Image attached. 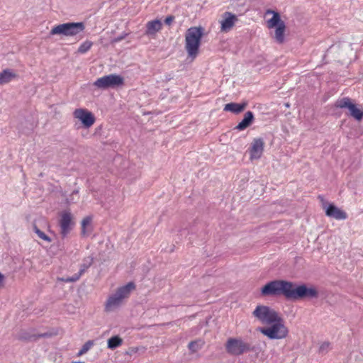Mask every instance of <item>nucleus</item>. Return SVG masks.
Wrapping results in <instances>:
<instances>
[{
	"label": "nucleus",
	"mask_w": 363,
	"mask_h": 363,
	"mask_svg": "<svg viewBox=\"0 0 363 363\" xmlns=\"http://www.w3.org/2000/svg\"><path fill=\"white\" fill-rule=\"evenodd\" d=\"M74 117L82 122L84 127L89 128L95 123L94 114L85 108H77L73 113Z\"/></svg>",
	"instance_id": "nucleus-12"
},
{
	"label": "nucleus",
	"mask_w": 363,
	"mask_h": 363,
	"mask_svg": "<svg viewBox=\"0 0 363 363\" xmlns=\"http://www.w3.org/2000/svg\"><path fill=\"white\" fill-rule=\"evenodd\" d=\"M93 345V342L90 340L87 341L82 347L81 350L79 352V355H81L85 352H86L91 347V346Z\"/></svg>",
	"instance_id": "nucleus-28"
},
{
	"label": "nucleus",
	"mask_w": 363,
	"mask_h": 363,
	"mask_svg": "<svg viewBox=\"0 0 363 363\" xmlns=\"http://www.w3.org/2000/svg\"><path fill=\"white\" fill-rule=\"evenodd\" d=\"M4 280H5L4 275L0 272V289L4 286Z\"/></svg>",
	"instance_id": "nucleus-33"
},
{
	"label": "nucleus",
	"mask_w": 363,
	"mask_h": 363,
	"mask_svg": "<svg viewBox=\"0 0 363 363\" xmlns=\"http://www.w3.org/2000/svg\"><path fill=\"white\" fill-rule=\"evenodd\" d=\"M174 19V16H168L164 19V23L168 25V26H170L172 24V23L173 22Z\"/></svg>",
	"instance_id": "nucleus-31"
},
{
	"label": "nucleus",
	"mask_w": 363,
	"mask_h": 363,
	"mask_svg": "<svg viewBox=\"0 0 363 363\" xmlns=\"http://www.w3.org/2000/svg\"><path fill=\"white\" fill-rule=\"evenodd\" d=\"M225 350L230 354L239 356L253 350L250 344L244 342L241 338L230 337L225 342Z\"/></svg>",
	"instance_id": "nucleus-9"
},
{
	"label": "nucleus",
	"mask_w": 363,
	"mask_h": 363,
	"mask_svg": "<svg viewBox=\"0 0 363 363\" xmlns=\"http://www.w3.org/2000/svg\"><path fill=\"white\" fill-rule=\"evenodd\" d=\"M269 13H272L273 16L272 18L267 21V27L269 28H276L274 38L277 43L282 44L285 41V23L281 19L278 12L269 9L266 11V14Z\"/></svg>",
	"instance_id": "nucleus-7"
},
{
	"label": "nucleus",
	"mask_w": 363,
	"mask_h": 363,
	"mask_svg": "<svg viewBox=\"0 0 363 363\" xmlns=\"http://www.w3.org/2000/svg\"><path fill=\"white\" fill-rule=\"evenodd\" d=\"M323 208L325 210V215L328 217L336 220H345L347 218V213L333 203H323Z\"/></svg>",
	"instance_id": "nucleus-13"
},
{
	"label": "nucleus",
	"mask_w": 363,
	"mask_h": 363,
	"mask_svg": "<svg viewBox=\"0 0 363 363\" xmlns=\"http://www.w3.org/2000/svg\"><path fill=\"white\" fill-rule=\"evenodd\" d=\"M254 114L252 111H247L244 114L243 119L235 127V130H244L251 125L254 121Z\"/></svg>",
	"instance_id": "nucleus-19"
},
{
	"label": "nucleus",
	"mask_w": 363,
	"mask_h": 363,
	"mask_svg": "<svg viewBox=\"0 0 363 363\" xmlns=\"http://www.w3.org/2000/svg\"><path fill=\"white\" fill-rule=\"evenodd\" d=\"M247 106V102H243L241 104L232 102V103L225 104L223 108V110L225 111H229V112H232L235 114H238V113L242 112L245 109Z\"/></svg>",
	"instance_id": "nucleus-20"
},
{
	"label": "nucleus",
	"mask_w": 363,
	"mask_h": 363,
	"mask_svg": "<svg viewBox=\"0 0 363 363\" xmlns=\"http://www.w3.org/2000/svg\"><path fill=\"white\" fill-rule=\"evenodd\" d=\"M204 28L201 26H193L187 29L185 34V50L189 57L195 59L199 54Z\"/></svg>",
	"instance_id": "nucleus-1"
},
{
	"label": "nucleus",
	"mask_w": 363,
	"mask_h": 363,
	"mask_svg": "<svg viewBox=\"0 0 363 363\" xmlns=\"http://www.w3.org/2000/svg\"><path fill=\"white\" fill-rule=\"evenodd\" d=\"M330 347V343L328 342H325L319 347V352L320 353H326L328 352Z\"/></svg>",
	"instance_id": "nucleus-30"
},
{
	"label": "nucleus",
	"mask_w": 363,
	"mask_h": 363,
	"mask_svg": "<svg viewBox=\"0 0 363 363\" xmlns=\"http://www.w3.org/2000/svg\"><path fill=\"white\" fill-rule=\"evenodd\" d=\"M205 342L202 339H197L194 341H191L188 344V349L191 352V353H196L199 350H200L204 345Z\"/></svg>",
	"instance_id": "nucleus-22"
},
{
	"label": "nucleus",
	"mask_w": 363,
	"mask_h": 363,
	"mask_svg": "<svg viewBox=\"0 0 363 363\" xmlns=\"http://www.w3.org/2000/svg\"><path fill=\"white\" fill-rule=\"evenodd\" d=\"M33 231L37 234L39 238H40L43 240H45L48 242H50L52 241V239L48 236L44 232L40 230L36 225H33Z\"/></svg>",
	"instance_id": "nucleus-24"
},
{
	"label": "nucleus",
	"mask_w": 363,
	"mask_h": 363,
	"mask_svg": "<svg viewBox=\"0 0 363 363\" xmlns=\"http://www.w3.org/2000/svg\"><path fill=\"white\" fill-rule=\"evenodd\" d=\"M280 315L279 312L265 305H257L252 311V316L258 322L266 325L275 321Z\"/></svg>",
	"instance_id": "nucleus-8"
},
{
	"label": "nucleus",
	"mask_w": 363,
	"mask_h": 363,
	"mask_svg": "<svg viewBox=\"0 0 363 363\" xmlns=\"http://www.w3.org/2000/svg\"><path fill=\"white\" fill-rule=\"evenodd\" d=\"M222 18L223 19L220 23L221 25L220 30L223 32H228L230 30L238 20L236 15L228 11L225 12Z\"/></svg>",
	"instance_id": "nucleus-16"
},
{
	"label": "nucleus",
	"mask_w": 363,
	"mask_h": 363,
	"mask_svg": "<svg viewBox=\"0 0 363 363\" xmlns=\"http://www.w3.org/2000/svg\"><path fill=\"white\" fill-rule=\"evenodd\" d=\"M17 77V74L9 69H6L0 72V85L7 84Z\"/></svg>",
	"instance_id": "nucleus-21"
},
{
	"label": "nucleus",
	"mask_w": 363,
	"mask_h": 363,
	"mask_svg": "<svg viewBox=\"0 0 363 363\" xmlns=\"http://www.w3.org/2000/svg\"><path fill=\"white\" fill-rule=\"evenodd\" d=\"M57 280L62 282H74L79 280V276L76 277L75 274L71 277L67 278H57Z\"/></svg>",
	"instance_id": "nucleus-29"
},
{
	"label": "nucleus",
	"mask_w": 363,
	"mask_h": 363,
	"mask_svg": "<svg viewBox=\"0 0 363 363\" xmlns=\"http://www.w3.org/2000/svg\"><path fill=\"white\" fill-rule=\"evenodd\" d=\"M162 23L160 20L155 19L148 21L146 24V30L145 34L147 36H155L157 32L161 30Z\"/></svg>",
	"instance_id": "nucleus-18"
},
{
	"label": "nucleus",
	"mask_w": 363,
	"mask_h": 363,
	"mask_svg": "<svg viewBox=\"0 0 363 363\" xmlns=\"http://www.w3.org/2000/svg\"><path fill=\"white\" fill-rule=\"evenodd\" d=\"M267 325L257 330L269 340H283L288 337L289 330L281 315Z\"/></svg>",
	"instance_id": "nucleus-2"
},
{
	"label": "nucleus",
	"mask_w": 363,
	"mask_h": 363,
	"mask_svg": "<svg viewBox=\"0 0 363 363\" xmlns=\"http://www.w3.org/2000/svg\"><path fill=\"white\" fill-rule=\"evenodd\" d=\"M335 106L340 108H347L350 116L357 121H361L363 118V108L352 103L348 97H344L336 101Z\"/></svg>",
	"instance_id": "nucleus-10"
},
{
	"label": "nucleus",
	"mask_w": 363,
	"mask_h": 363,
	"mask_svg": "<svg viewBox=\"0 0 363 363\" xmlns=\"http://www.w3.org/2000/svg\"><path fill=\"white\" fill-rule=\"evenodd\" d=\"M91 260L88 262L86 264H83L80 267V269L77 274H75L76 277L79 276V279L81 277V276L85 272V271L91 266Z\"/></svg>",
	"instance_id": "nucleus-26"
},
{
	"label": "nucleus",
	"mask_w": 363,
	"mask_h": 363,
	"mask_svg": "<svg viewBox=\"0 0 363 363\" xmlns=\"http://www.w3.org/2000/svg\"><path fill=\"white\" fill-rule=\"evenodd\" d=\"M122 343L123 339L118 335H115L108 340L107 347L108 349L114 350L121 346Z\"/></svg>",
	"instance_id": "nucleus-23"
},
{
	"label": "nucleus",
	"mask_w": 363,
	"mask_h": 363,
	"mask_svg": "<svg viewBox=\"0 0 363 363\" xmlns=\"http://www.w3.org/2000/svg\"><path fill=\"white\" fill-rule=\"evenodd\" d=\"M91 223V218L89 217L84 218L82 221V234L85 235L86 234V228Z\"/></svg>",
	"instance_id": "nucleus-27"
},
{
	"label": "nucleus",
	"mask_w": 363,
	"mask_h": 363,
	"mask_svg": "<svg viewBox=\"0 0 363 363\" xmlns=\"http://www.w3.org/2000/svg\"><path fill=\"white\" fill-rule=\"evenodd\" d=\"M93 45V43L89 40H86L83 43L80 45L78 48V52L81 54L86 53L88 50H90Z\"/></svg>",
	"instance_id": "nucleus-25"
},
{
	"label": "nucleus",
	"mask_w": 363,
	"mask_h": 363,
	"mask_svg": "<svg viewBox=\"0 0 363 363\" xmlns=\"http://www.w3.org/2000/svg\"><path fill=\"white\" fill-rule=\"evenodd\" d=\"M85 29L83 22H68L54 26L50 31V35L65 37L75 36Z\"/></svg>",
	"instance_id": "nucleus-5"
},
{
	"label": "nucleus",
	"mask_w": 363,
	"mask_h": 363,
	"mask_svg": "<svg viewBox=\"0 0 363 363\" xmlns=\"http://www.w3.org/2000/svg\"><path fill=\"white\" fill-rule=\"evenodd\" d=\"M72 363H85V362H80V361H79V362H72Z\"/></svg>",
	"instance_id": "nucleus-34"
},
{
	"label": "nucleus",
	"mask_w": 363,
	"mask_h": 363,
	"mask_svg": "<svg viewBox=\"0 0 363 363\" xmlns=\"http://www.w3.org/2000/svg\"><path fill=\"white\" fill-rule=\"evenodd\" d=\"M73 224L72 213L69 211L62 212L60 220V234L63 238L69 234Z\"/></svg>",
	"instance_id": "nucleus-14"
},
{
	"label": "nucleus",
	"mask_w": 363,
	"mask_h": 363,
	"mask_svg": "<svg viewBox=\"0 0 363 363\" xmlns=\"http://www.w3.org/2000/svg\"><path fill=\"white\" fill-rule=\"evenodd\" d=\"M135 289V284L133 281L118 287L116 292L107 298L104 305L105 311L111 312L118 308L123 303L124 299L128 298L131 292Z\"/></svg>",
	"instance_id": "nucleus-3"
},
{
	"label": "nucleus",
	"mask_w": 363,
	"mask_h": 363,
	"mask_svg": "<svg viewBox=\"0 0 363 363\" xmlns=\"http://www.w3.org/2000/svg\"><path fill=\"white\" fill-rule=\"evenodd\" d=\"M264 142L261 138H254L250 148V158L251 160L259 159L264 152Z\"/></svg>",
	"instance_id": "nucleus-15"
},
{
	"label": "nucleus",
	"mask_w": 363,
	"mask_h": 363,
	"mask_svg": "<svg viewBox=\"0 0 363 363\" xmlns=\"http://www.w3.org/2000/svg\"><path fill=\"white\" fill-rule=\"evenodd\" d=\"M170 79H171V77H167V80L168 81V80H170Z\"/></svg>",
	"instance_id": "nucleus-35"
},
{
	"label": "nucleus",
	"mask_w": 363,
	"mask_h": 363,
	"mask_svg": "<svg viewBox=\"0 0 363 363\" xmlns=\"http://www.w3.org/2000/svg\"><path fill=\"white\" fill-rule=\"evenodd\" d=\"M318 297V291L315 286H308L303 284L296 285L291 282V286L289 291V301H297L305 298H316Z\"/></svg>",
	"instance_id": "nucleus-6"
},
{
	"label": "nucleus",
	"mask_w": 363,
	"mask_h": 363,
	"mask_svg": "<svg viewBox=\"0 0 363 363\" xmlns=\"http://www.w3.org/2000/svg\"><path fill=\"white\" fill-rule=\"evenodd\" d=\"M125 35H126V34H125L123 35L118 36L117 38H115L112 39L111 40V43H117V42H119V41L122 40L123 39H124Z\"/></svg>",
	"instance_id": "nucleus-32"
},
{
	"label": "nucleus",
	"mask_w": 363,
	"mask_h": 363,
	"mask_svg": "<svg viewBox=\"0 0 363 363\" xmlns=\"http://www.w3.org/2000/svg\"><path fill=\"white\" fill-rule=\"evenodd\" d=\"M124 84V79L118 74H111L97 79L94 82V86L99 89H106L122 86Z\"/></svg>",
	"instance_id": "nucleus-11"
},
{
	"label": "nucleus",
	"mask_w": 363,
	"mask_h": 363,
	"mask_svg": "<svg viewBox=\"0 0 363 363\" xmlns=\"http://www.w3.org/2000/svg\"><path fill=\"white\" fill-rule=\"evenodd\" d=\"M291 286V281L277 279L267 283L261 288L260 292L263 296H279L282 295L286 300H289Z\"/></svg>",
	"instance_id": "nucleus-4"
},
{
	"label": "nucleus",
	"mask_w": 363,
	"mask_h": 363,
	"mask_svg": "<svg viewBox=\"0 0 363 363\" xmlns=\"http://www.w3.org/2000/svg\"><path fill=\"white\" fill-rule=\"evenodd\" d=\"M48 335L47 333L35 334L32 330H21L17 335V339L21 341L31 342Z\"/></svg>",
	"instance_id": "nucleus-17"
}]
</instances>
